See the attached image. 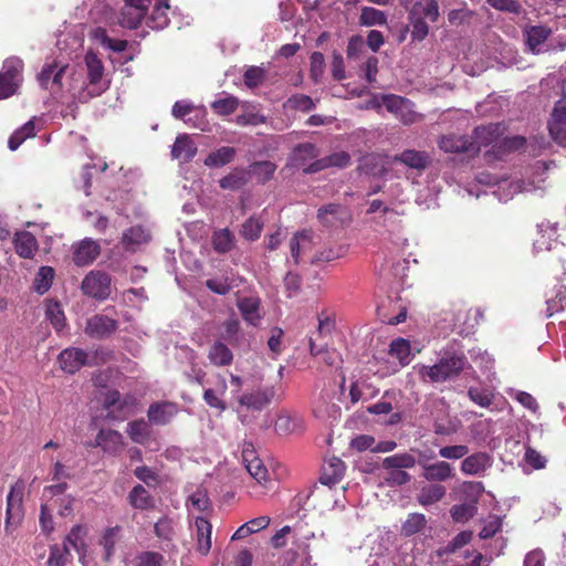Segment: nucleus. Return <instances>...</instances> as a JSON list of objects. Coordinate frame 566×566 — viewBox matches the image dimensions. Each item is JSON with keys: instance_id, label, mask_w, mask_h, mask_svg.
I'll list each match as a JSON object with an SVG mask.
<instances>
[{"instance_id": "obj_1", "label": "nucleus", "mask_w": 566, "mask_h": 566, "mask_svg": "<svg viewBox=\"0 0 566 566\" xmlns=\"http://www.w3.org/2000/svg\"><path fill=\"white\" fill-rule=\"evenodd\" d=\"M85 64L87 84L82 74L72 72L69 65L55 61L43 65L38 75L39 83L54 95L67 93L72 99L85 102L90 97L99 95L107 86L106 82L103 81V63L95 53H86Z\"/></svg>"}, {"instance_id": "obj_4", "label": "nucleus", "mask_w": 566, "mask_h": 566, "mask_svg": "<svg viewBox=\"0 0 566 566\" xmlns=\"http://www.w3.org/2000/svg\"><path fill=\"white\" fill-rule=\"evenodd\" d=\"M366 107L380 112L384 107L405 125L419 122L422 116L415 111L413 103L402 96L395 94L373 95Z\"/></svg>"}, {"instance_id": "obj_6", "label": "nucleus", "mask_w": 566, "mask_h": 566, "mask_svg": "<svg viewBox=\"0 0 566 566\" xmlns=\"http://www.w3.org/2000/svg\"><path fill=\"white\" fill-rule=\"evenodd\" d=\"M502 133L503 130L500 124H490L488 126L476 128L473 137L470 138V142L476 144L479 151L482 147H486L489 145H493V147L503 145L510 150L517 149L525 143V139L518 136L501 139Z\"/></svg>"}, {"instance_id": "obj_36", "label": "nucleus", "mask_w": 566, "mask_h": 566, "mask_svg": "<svg viewBox=\"0 0 566 566\" xmlns=\"http://www.w3.org/2000/svg\"><path fill=\"white\" fill-rule=\"evenodd\" d=\"M233 147L223 146L210 153L205 159L203 164L209 168H220L231 163L235 156Z\"/></svg>"}, {"instance_id": "obj_56", "label": "nucleus", "mask_w": 566, "mask_h": 566, "mask_svg": "<svg viewBox=\"0 0 566 566\" xmlns=\"http://www.w3.org/2000/svg\"><path fill=\"white\" fill-rule=\"evenodd\" d=\"M387 22L386 14L375 8L365 7L361 9L360 23L364 25H384Z\"/></svg>"}, {"instance_id": "obj_18", "label": "nucleus", "mask_w": 566, "mask_h": 566, "mask_svg": "<svg viewBox=\"0 0 566 566\" xmlns=\"http://www.w3.org/2000/svg\"><path fill=\"white\" fill-rule=\"evenodd\" d=\"M57 359L61 368L69 374H74L82 366L90 364L87 354L73 347L62 350Z\"/></svg>"}, {"instance_id": "obj_27", "label": "nucleus", "mask_w": 566, "mask_h": 566, "mask_svg": "<svg viewBox=\"0 0 566 566\" xmlns=\"http://www.w3.org/2000/svg\"><path fill=\"white\" fill-rule=\"evenodd\" d=\"M238 307L247 323L253 326L260 323L262 314L260 312V300L258 297H243L239 300Z\"/></svg>"}, {"instance_id": "obj_64", "label": "nucleus", "mask_w": 566, "mask_h": 566, "mask_svg": "<svg viewBox=\"0 0 566 566\" xmlns=\"http://www.w3.org/2000/svg\"><path fill=\"white\" fill-rule=\"evenodd\" d=\"M285 107L307 112L314 107V103L311 97L297 94L286 101Z\"/></svg>"}, {"instance_id": "obj_12", "label": "nucleus", "mask_w": 566, "mask_h": 566, "mask_svg": "<svg viewBox=\"0 0 566 566\" xmlns=\"http://www.w3.org/2000/svg\"><path fill=\"white\" fill-rule=\"evenodd\" d=\"M548 129L552 138L566 147V93L555 104Z\"/></svg>"}, {"instance_id": "obj_17", "label": "nucleus", "mask_w": 566, "mask_h": 566, "mask_svg": "<svg viewBox=\"0 0 566 566\" xmlns=\"http://www.w3.org/2000/svg\"><path fill=\"white\" fill-rule=\"evenodd\" d=\"M95 447L102 448V450L108 454L119 453L124 446V437L116 430L101 429L95 438Z\"/></svg>"}, {"instance_id": "obj_60", "label": "nucleus", "mask_w": 566, "mask_h": 566, "mask_svg": "<svg viewBox=\"0 0 566 566\" xmlns=\"http://www.w3.org/2000/svg\"><path fill=\"white\" fill-rule=\"evenodd\" d=\"M118 533H119V527L108 528V530H106V532L104 533V535L101 539V545L104 547V551H105L104 558L106 560H108L114 553V547H115V544L118 538Z\"/></svg>"}, {"instance_id": "obj_47", "label": "nucleus", "mask_w": 566, "mask_h": 566, "mask_svg": "<svg viewBox=\"0 0 566 566\" xmlns=\"http://www.w3.org/2000/svg\"><path fill=\"white\" fill-rule=\"evenodd\" d=\"M416 459L409 453H397L387 457L382 461V467L386 470H402L415 467Z\"/></svg>"}, {"instance_id": "obj_10", "label": "nucleus", "mask_w": 566, "mask_h": 566, "mask_svg": "<svg viewBox=\"0 0 566 566\" xmlns=\"http://www.w3.org/2000/svg\"><path fill=\"white\" fill-rule=\"evenodd\" d=\"M172 116L178 119H184L186 124L192 125L201 130L207 129V122L205 119V108L198 107L186 99L178 101L172 106Z\"/></svg>"}, {"instance_id": "obj_50", "label": "nucleus", "mask_w": 566, "mask_h": 566, "mask_svg": "<svg viewBox=\"0 0 566 566\" xmlns=\"http://www.w3.org/2000/svg\"><path fill=\"white\" fill-rule=\"evenodd\" d=\"M389 353L396 357L401 366H406L411 360L410 344L405 338H397L391 342Z\"/></svg>"}, {"instance_id": "obj_13", "label": "nucleus", "mask_w": 566, "mask_h": 566, "mask_svg": "<svg viewBox=\"0 0 566 566\" xmlns=\"http://www.w3.org/2000/svg\"><path fill=\"white\" fill-rule=\"evenodd\" d=\"M107 409V418L113 420H123L132 415L135 409V400H122L118 391H109L104 401Z\"/></svg>"}, {"instance_id": "obj_45", "label": "nucleus", "mask_w": 566, "mask_h": 566, "mask_svg": "<svg viewBox=\"0 0 566 566\" xmlns=\"http://www.w3.org/2000/svg\"><path fill=\"white\" fill-rule=\"evenodd\" d=\"M452 468L444 461L424 467L423 478L428 481H446L451 476Z\"/></svg>"}, {"instance_id": "obj_39", "label": "nucleus", "mask_w": 566, "mask_h": 566, "mask_svg": "<svg viewBox=\"0 0 566 566\" xmlns=\"http://www.w3.org/2000/svg\"><path fill=\"white\" fill-rule=\"evenodd\" d=\"M127 434L135 443L147 444L151 436V429L145 420H136L127 424Z\"/></svg>"}, {"instance_id": "obj_63", "label": "nucleus", "mask_w": 566, "mask_h": 566, "mask_svg": "<svg viewBox=\"0 0 566 566\" xmlns=\"http://www.w3.org/2000/svg\"><path fill=\"white\" fill-rule=\"evenodd\" d=\"M511 397H513L516 401H518L524 408L528 409L530 411L536 413L538 411V403L536 399L526 391H520V390H511L510 392Z\"/></svg>"}, {"instance_id": "obj_55", "label": "nucleus", "mask_w": 566, "mask_h": 566, "mask_svg": "<svg viewBox=\"0 0 566 566\" xmlns=\"http://www.w3.org/2000/svg\"><path fill=\"white\" fill-rule=\"evenodd\" d=\"M478 511L475 503H462L453 505L450 510V514L454 522L465 523L472 518Z\"/></svg>"}, {"instance_id": "obj_31", "label": "nucleus", "mask_w": 566, "mask_h": 566, "mask_svg": "<svg viewBox=\"0 0 566 566\" xmlns=\"http://www.w3.org/2000/svg\"><path fill=\"white\" fill-rule=\"evenodd\" d=\"M197 549L200 554L207 555L211 549L212 526L205 517L196 518Z\"/></svg>"}, {"instance_id": "obj_32", "label": "nucleus", "mask_w": 566, "mask_h": 566, "mask_svg": "<svg viewBox=\"0 0 566 566\" xmlns=\"http://www.w3.org/2000/svg\"><path fill=\"white\" fill-rule=\"evenodd\" d=\"M146 10V8L125 2V7L120 12L118 22L122 27L135 29L145 17Z\"/></svg>"}, {"instance_id": "obj_49", "label": "nucleus", "mask_w": 566, "mask_h": 566, "mask_svg": "<svg viewBox=\"0 0 566 566\" xmlns=\"http://www.w3.org/2000/svg\"><path fill=\"white\" fill-rule=\"evenodd\" d=\"M446 494V488L440 484H429L423 486L418 496L421 505L427 506L440 501Z\"/></svg>"}, {"instance_id": "obj_11", "label": "nucleus", "mask_w": 566, "mask_h": 566, "mask_svg": "<svg viewBox=\"0 0 566 566\" xmlns=\"http://www.w3.org/2000/svg\"><path fill=\"white\" fill-rule=\"evenodd\" d=\"M242 460L250 475L262 486L271 489L272 480L268 469L261 459L255 455L251 444H245L242 449Z\"/></svg>"}, {"instance_id": "obj_62", "label": "nucleus", "mask_w": 566, "mask_h": 566, "mask_svg": "<svg viewBox=\"0 0 566 566\" xmlns=\"http://www.w3.org/2000/svg\"><path fill=\"white\" fill-rule=\"evenodd\" d=\"M276 169L275 164L271 161H260L251 166V172L256 176L261 181L269 180Z\"/></svg>"}, {"instance_id": "obj_57", "label": "nucleus", "mask_w": 566, "mask_h": 566, "mask_svg": "<svg viewBox=\"0 0 566 566\" xmlns=\"http://www.w3.org/2000/svg\"><path fill=\"white\" fill-rule=\"evenodd\" d=\"M547 316H553L555 313H558L566 308V287L560 286L555 291V294L551 296L547 301Z\"/></svg>"}, {"instance_id": "obj_5", "label": "nucleus", "mask_w": 566, "mask_h": 566, "mask_svg": "<svg viewBox=\"0 0 566 566\" xmlns=\"http://www.w3.org/2000/svg\"><path fill=\"white\" fill-rule=\"evenodd\" d=\"M464 365L465 359L463 355L453 354L442 357L432 366L416 365L413 366V370L419 375L422 381L442 382L457 376L464 368Z\"/></svg>"}, {"instance_id": "obj_7", "label": "nucleus", "mask_w": 566, "mask_h": 566, "mask_svg": "<svg viewBox=\"0 0 566 566\" xmlns=\"http://www.w3.org/2000/svg\"><path fill=\"white\" fill-rule=\"evenodd\" d=\"M314 537V532H307L297 537L294 541V547L284 554L285 566H313L308 542Z\"/></svg>"}, {"instance_id": "obj_8", "label": "nucleus", "mask_w": 566, "mask_h": 566, "mask_svg": "<svg viewBox=\"0 0 566 566\" xmlns=\"http://www.w3.org/2000/svg\"><path fill=\"white\" fill-rule=\"evenodd\" d=\"M82 291L85 295L103 301L111 294V277L101 271H91L82 282Z\"/></svg>"}, {"instance_id": "obj_15", "label": "nucleus", "mask_w": 566, "mask_h": 566, "mask_svg": "<svg viewBox=\"0 0 566 566\" xmlns=\"http://www.w3.org/2000/svg\"><path fill=\"white\" fill-rule=\"evenodd\" d=\"M348 210L336 203H328L323 206L317 211V219L324 226L328 228H337L343 226L349 220Z\"/></svg>"}, {"instance_id": "obj_44", "label": "nucleus", "mask_w": 566, "mask_h": 566, "mask_svg": "<svg viewBox=\"0 0 566 566\" xmlns=\"http://www.w3.org/2000/svg\"><path fill=\"white\" fill-rule=\"evenodd\" d=\"M46 319L50 321L56 332H62L66 326V318L57 302L49 301L45 307Z\"/></svg>"}, {"instance_id": "obj_40", "label": "nucleus", "mask_w": 566, "mask_h": 566, "mask_svg": "<svg viewBox=\"0 0 566 566\" xmlns=\"http://www.w3.org/2000/svg\"><path fill=\"white\" fill-rule=\"evenodd\" d=\"M14 245L18 254L22 258H32L36 251L35 237L27 231L15 234Z\"/></svg>"}, {"instance_id": "obj_61", "label": "nucleus", "mask_w": 566, "mask_h": 566, "mask_svg": "<svg viewBox=\"0 0 566 566\" xmlns=\"http://www.w3.org/2000/svg\"><path fill=\"white\" fill-rule=\"evenodd\" d=\"M70 551L67 549V546H52L50 551V556L48 559L49 566H65L67 564V557H69Z\"/></svg>"}, {"instance_id": "obj_24", "label": "nucleus", "mask_w": 566, "mask_h": 566, "mask_svg": "<svg viewBox=\"0 0 566 566\" xmlns=\"http://www.w3.org/2000/svg\"><path fill=\"white\" fill-rule=\"evenodd\" d=\"M150 237L149 229L143 226H136L124 232L122 242L127 250L135 251L142 244L147 243Z\"/></svg>"}, {"instance_id": "obj_29", "label": "nucleus", "mask_w": 566, "mask_h": 566, "mask_svg": "<svg viewBox=\"0 0 566 566\" xmlns=\"http://www.w3.org/2000/svg\"><path fill=\"white\" fill-rule=\"evenodd\" d=\"M209 361L217 367H226L232 364L233 353L222 342L216 340L208 350Z\"/></svg>"}, {"instance_id": "obj_2", "label": "nucleus", "mask_w": 566, "mask_h": 566, "mask_svg": "<svg viewBox=\"0 0 566 566\" xmlns=\"http://www.w3.org/2000/svg\"><path fill=\"white\" fill-rule=\"evenodd\" d=\"M395 161H400L412 169H423L429 163V156L413 149H407L394 158L370 154L361 158L359 169L366 175L385 177L389 166Z\"/></svg>"}, {"instance_id": "obj_14", "label": "nucleus", "mask_w": 566, "mask_h": 566, "mask_svg": "<svg viewBox=\"0 0 566 566\" xmlns=\"http://www.w3.org/2000/svg\"><path fill=\"white\" fill-rule=\"evenodd\" d=\"M439 148L447 154H475L479 151L476 144L470 138L455 134L442 136L438 142Z\"/></svg>"}, {"instance_id": "obj_58", "label": "nucleus", "mask_w": 566, "mask_h": 566, "mask_svg": "<svg viewBox=\"0 0 566 566\" xmlns=\"http://www.w3.org/2000/svg\"><path fill=\"white\" fill-rule=\"evenodd\" d=\"M22 61L15 57L8 59L3 64V70L0 74H3L6 78L12 80L15 85H20L22 81L21 76Z\"/></svg>"}, {"instance_id": "obj_35", "label": "nucleus", "mask_w": 566, "mask_h": 566, "mask_svg": "<svg viewBox=\"0 0 566 566\" xmlns=\"http://www.w3.org/2000/svg\"><path fill=\"white\" fill-rule=\"evenodd\" d=\"M551 33V29L544 25H536L530 28L526 31V41L530 50L533 53H539L542 51L544 42L547 40Z\"/></svg>"}, {"instance_id": "obj_53", "label": "nucleus", "mask_w": 566, "mask_h": 566, "mask_svg": "<svg viewBox=\"0 0 566 566\" xmlns=\"http://www.w3.org/2000/svg\"><path fill=\"white\" fill-rule=\"evenodd\" d=\"M468 395L474 403L483 408L490 407L494 399V392L490 388L470 387Z\"/></svg>"}, {"instance_id": "obj_20", "label": "nucleus", "mask_w": 566, "mask_h": 566, "mask_svg": "<svg viewBox=\"0 0 566 566\" xmlns=\"http://www.w3.org/2000/svg\"><path fill=\"white\" fill-rule=\"evenodd\" d=\"M313 245L314 234L312 231L302 230L296 232L290 241V250L294 263H300L302 258L312 250Z\"/></svg>"}, {"instance_id": "obj_19", "label": "nucleus", "mask_w": 566, "mask_h": 566, "mask_svg": "<svg viewBox=\"0 0 566 566\" xmlns=\"http://www.w3.org/2000/svg\"><path fill=\"white\" fill-rule=\"evenodd\" d=\"M99 245L96 241L86 238L73 247V260L77 265L92 263L99 254Z\"/></svg>"}, {"instance_id": "obj_25", "label": "nucleus", "mask_w": 566, "mask_h": 566, "mask_svg": "<svg viewBox=\"0 0 566 566\" xmlns=\"http://www.w3.org/2000/svg\"><path fill=\"white\" fill-rule=\"evenodd\" d=\"M170 6L167 0H155L150 15L147 19V25L154 30H161L169 23Z\"/></svg>"}, {"instance_id": "obj_16", "label": "nucleus", "mask_w": 566, "mask_h": 566, "mask_svg": "<svg viewBox=\"0 0 566 566\" xmlns=\"http://www.w3.org/2000/svg\"><path fill=\"white\" fill-rule=\"evenodd\" d=\"M118 327L116 319L97 314L87 319L85 333L94 338H105L112 335Z\"/></svg>"}, {"instance_id": "obj_42", "label": "nucleus", "mask_w": 566, "mask_h": 566, "mask_svg": "<svg viewBox=\"0 0 566 566\" xmlns=\"http://www.w3.org/2000/svg\"><path fill=\"white\" fill-rule=\"evenodd\" d=\"M129 504L137 510H147L153 507L154 500L148 491L140 484L133 488L128 494Z\"/></svg>"}, {"instance_id": "obj_54", "label": "nucleus", "mask_w": 566, "mask_h": 566, "mask_svg": "<svg viewBox=\"0 0 566 566\" xmlns=\"http://www.w3.org/2000/svg\"><path fill=\"white\" fill-rule=\"evenodd\" d=\"M263 229V221L258 217L249 218L241 227L240 234L249 241H255L260 238Z\"/></svg>"}, {"instance_id": "obj_51", "label": "nucleus", "mask_w": 566, "mask_h": 566, "mask_svg": "<svg viewBox=\"0 0 566 566\" xmlns=\"http://www.w3.org/2000/svg\"><path fill=\"white\" fill-rule=\"evenodd\" d=\"M427 518L421 513H411L401 525L403 536H412L424 528Z\"/></svg>"}, {"instance_id": "obj_30", "label": "nucleus", "mask_w": 566, "mask_h": 566, "mask_svg": "<svg viewBox=\"0 0 566 566\" xmlns=\"http://www.w3.org/2000/svg\"><path fill=\"white\" fill-rule=\"evenodd\" d=\"M491 467V459L486 453L480 452L467 457L461 464V470L465 474L476 475Z\"/></svg>"}, {"instance_id": "obj_37", "label": "nucleus", "mask_w": 566, "mask_h": 566, "mask_svg": "<svg viewBox=\"0 0 566 566\" xmlns=\"http://www.w3.org/2000/svg\"><path fill=\"white\" fill-rule=\"evenodd\" d=\"M409 12L416 13V15L422 17L423 20L427 19L430 22H437L440 15L437 0L417 1Z\"/></svg>"}, {"instance_id": "obj_41", "label": "nucleus", "mask_w": 566, "mask_h": 566, "mask_svg": "<svg viewBox=\"0 0 566 566\" xmlns=\"http://www.w3.org/2000/svg\"><path fill=\"white\" fill-rule=\"evenodd\" d=\"M36 118L27 122L21 128L17 129L9 138L8 145L11 150H15L29 137H33L36 132Z\"/></svg>"}, {"instance_id": "obj_34", "label": "nucleus", "mask_w": 566, "mask_h": 566, "mask_svg": "<svg viewBox=\"0 0 566 566\" xmlns=\"http://www.w3.org/2000/svg\"><path fill=\"white\" fill-rule=\"evenodd\" d=\"M350 163V156L346 151L334 153L308 167L306 172H314L328 167L345 168Z\"/></svg>"}, {"instance_id": "obj_28", "label": "nucleus", "mask_w": 566, "mask_h": 566, "mask_svg": "<svg viewBox=\"0 0 566 566\" xmlns=\"http://www.w3.org/2000/svg\"><path fill=\"white\" fill-rule=\"evenodd\" d=\"M177 413L176 405L171 402L154 403L148 409V419L155 424H166Z\"/></svg>"}, {"instance_id": "obj_9", "label": "nucleus", "mask_w": 566, "mask_h": 566, "mask_svg": "<svg viewBox=\"0 0 566 566\" xmlns=\"http://www.w3.org/2000/svg\"><path fill=\"white\" fill-rule=\"evenodd\" d=\"M24 493V485L17 482L12 485L7 496V516H6V531L10 532L15 528L23 517L22 499Z\"/></svg>"}, {"instance_id": "obj_52", "label": "nucleus", "mask_w": 566, "mask_h": 566, "mask_svg": "<svg viewBox=\"0 0 566 566\" xmlns=\"http://www.w3.org/2000/svg\"><path fill=\"white\" fill-rule=\"evenodd\" d=\"M54 279V270L51 266H42L38 271L33 287L39 294H44L49 291Z\"/></svg>"}, {"instance_id": "obj_33", "label": "nucleus", "mask_w": 566, "mask_h": 566, "mask_svg": "<svg viewBox=\"0 0 566 566\" xmlns=\"http://www.w3.org/2000/svg\"><path fill=\"white\" fill-rule=\"evenodd\" d=\"M271 523V518L268 515H262L248 521L242 524L232 535V541L243 539L251 534L258 533L266 528Z\"/></svg>"}, {"instance_id": "obj_46", "label": "nucleus", "mask_w": 566, "mask_h": 566, "mask_svg": "<svg viewBox=\"0 0 566 566\" xmlns=\"http://www.w3.org/2000/svg\"><path fill=\"white\" fill-rule=\"evenodd\" d=\"M213 249L219 253H227L234 247V235L229 229H220L212 235Z\"/></svg>"}, {"instance_id": "obj_48", "label": "nucleus", "mask_w": 566, "mask_h": 566, "mask_svg": "<svg viewBox=\"0 0 566 566\" xmlns=\"http://www.w3.org/2000/svg\"><path fill=\"white\" fill-rule=\"evenodd\" d=\"M408 20L410 24V35L412 41L421 42L429 34V24L422 17L416 15V13L409 12Z\"/></svg>"}, {"instance_id": "obj_3", "label": "nucleus", "mask_w": 566, "mask_h": 566, "mask_svg": "<svg viewBox=\"0 0 566 566\" xmlns=\"http://www.w3.org/2000/svg\"><path fill=\"white\" fill-rule=\"evenodd\" d=\"M478 181L492 188L491 193L496 197L499 201L506 202L516 193L533 192L541 189V184L544 182V178L537 176L536 179L525 182L521 179L499 178L494 175L482 172L478 177Z\"/></svg>"}, {"instance_id": "obj_21", "label": "nucleus", "mask_w": 566, "mask_h": 566, "mask_svg": "<svg viewBox=\"0 0 566 566\" xmlns=\"http://www.w3.org/2000/svg\"><path fill=\"white\" fill-rule=\"evenodd\" d=\"M197 145L187 134L177 136L171 155L174 158L179 159L181 163H189L197 154Z\"/></svg>"}, {"instance_id": "obj_22", "label": "nucleus", "mask_w": 566, "mask_h": 566, "mask_svg": "<svg viewBox=\"0 0 566 566\" xmlns=\"http://www.w3.org/2000/svg\"><path fill=\"white\" fill-rule=\"evenodd\" d=\"M557 223L544 221L538 226L539 238L536 239L534 247L537 251L552 250L557 242Z\"/></svg>"}, {"instance_id": "obj_38", "label": "nucleus", "mask_w": 566, "mask_h": 566, "mask_svg": "<svg viewBox=\"0 0 566 566\" xmlns=\"http://www.w3.org/2000/svg\"><path fill=\"white\" fill-rule=\"evenodd\" d=\"M92 39L103 48L114 52H123L127 46V41L109 38L103 28L94 29L92 31Z\"/></svg>"}, {"instance_id": "obj_23", "label": "nucleus", "mask_w": 566, "mask_h": 566, "mask_svg": "<svg viewBox=\"0 0 566 566\" xmlns=\"http://www.w3.org/2000/svg\"><path fill=\"white\" fill-rule=\"evenodd\" d=\"M86 527L82 525H75L71 528L64 542V546H67L69 551L70 548H73L78 554L80 562L82 563L86 554Z\"/></svg>"}, {"instance_id": "obj_26", "label": "nucleus", "mask_w": 566, "mask_h": 566, "mask_svg": "<svg viewBox=\"0 0 566 566\" xmlns=\"http://www.w3.org/2000/svg\"><path fill=\"white\" fill-rule=\"evenodd\" d=\"M345 469V463L336 457L326 460L323 464L322 483L327 485L335 484L343 478Z\"/></svg>"}, {"instance_id": "obj_43", "label": "nucleus", "mask_w": 566, "mask_h": 566, "mask_svg": "<svg viewBox=\"0 0 566 566\" xmlns=\"http://www.w3.org/2000/svg\"><path fill=\"white\" fill-rule=\"evenodd\" d=\"M248 182V174L244 169H234L220 179L219 185L224 190H239Z\"/></svg>"}, {"instance_id": "obj_59", "label": "nucleus", "mask_w": 566, "mask_h": 566, "mask_svg": "<svg viewBox=\"0 0 566 566\" xmlns=\"http://www.w3.org/2000/svg\"><path fill=\"white\" fill-rule=\"evenodd\" d=\"M238 105L239 101L237 97L227 95L224 97L216 99L211 106L217 114L229 115L238 108Z\"/></svg>"}]
</instances>
